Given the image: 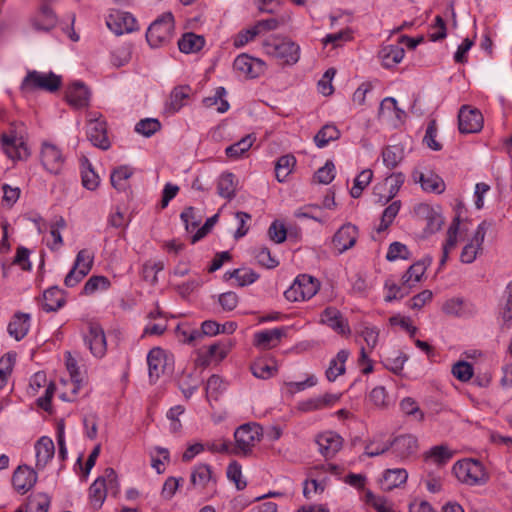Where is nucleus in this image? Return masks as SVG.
<instances>
[{"label":"nucleus","mask_w":512,"mask_h":512,"mask_svg":"<svg viewBox=\"0 0 512 512\" xmlns=\"http://www.w3.org/2000/svg\"><path fill=\"white\" fill-rule=\"evenodd\" d=\"M391 449L390 441L380 442L376 439L370 440L365 446V455L368 457H376L382 455Z\"/></svg>","instance_id":"61"},{"label":"nucleus","mask_w":512,"mask_h":512,"mask_svg":"<svg viewBox=\"0 0 512 512\" xmlns=\"http://www.w3.org/2000/svg\"><path fill=\"white\" fill-rule=\"evenodd\" d=\"M225 95V88L218 87L213 96L206 97L203 99V105L207 108L217 106L216 110L219 113H224L229 109V103L227 100L224 99Z\"/></svg>","instance_id":"43"},{"label":"nucleus","mask_w":512,"mask_h":512,"mask_svg":"<svg viewBox=\"0 0 512 512\" xmlns=\"http://www.w3.org/2000/svg\"><path fill=\"white\" fill-rule=\"evenodd\" d=\"M335 166L332 161H327L325 165L319 168L315 174L314 179L320 184H329L335 177Z\"/></svg>","instance_id":"60"},{"label":"nucleus","mask_w":512,"mask_h":512,"mask_svg":"<svg viewBox=\"0 0 512 512\" xmlns=\"http://www.w3.org/2000/svg\"><path fill=\"white\" fill-rule=\"evenodd\" d=\"M452 374L458 380L467 382L473 376V367L466 361H458L452 366Z\"/></svg>","instance_id":"57"},{"label":"nucleus","mask_w":512,"mask_h":512,"mask_svg":"<svg viewBox=\"0 0 512 512\" xmlns=\"http://www.w3.org/2000/svg\"><path fill=\"white\" fill-rule=\"evenodd\" d=\"M65 158L61 150L54 144L44 142L41 148V162L44 168L53 174H58L63 165Z\"/></svg>","instance_id":"12"},{"label":"nucleus","mask_w":512,"mask_h":512,"mask_svg":"<svg viewBox=\"0 0 512 512\" xmlns=\"http://www.w3.org/2000/svg\"><path fill=\"white\" fill-rule=\"evenodd\" d=\"M241 476V466L236 461L230 463L227 467V477L235 483L238 490H243L247 486L246 481L241 480Z\"/></svg>","instance_id":"64"},{"label":"nucleus","mask_w":512,"mask_h":512,"mask_svg":"<svg viewBox=\"0 0 512 512\" xmlns=\"http://www.w3.org/2000/svg\"><path fill=\"white\" fill-rule=\"evenodd\" d=\"M401 202L399 200L392 202L382 213L380 225L377 228V232H383L388 229L392 224L393 220L399 213Z\"/></svg>","instance_id":"45"},{"label":"nucleus","mask_w":512,"mask_h":512,"mask_svg":"<svg viewBox=\"0 0 512 512\" xmlns=\"http://www.w3.org/2000/svg\"><path fill=\"white\" fill-rule=\"evenodd\" d=\"M284 335L285 329L283 328L260 331L254 335V345L260 349L268 350L276 347Z\"/></svg>","instance_id":"24"},{"label":"nucleus","mask_w":512,"mask_h":512,"mask_svg":"<svg viewBox=\"0 0 512 512\" xmlns=\"http://www.w3.org/2000/svg\"><path fill=\"white\" fill-rule=\"evenodd\" d=\"M265 52L286 64H294L299 60V46L287 39L272 38L264 42Z\"/></svg>","instance_id":"4"},{"label":"nucleus","mask_w":512,"mask_h":512,"mask_svg":"<svg viewBox=\"0 0 512 512\" xmlns=\"http://www.w3.org/2000/svg\"><path fill=\"white\" fill-rule=\"evenodd\" d=\"M319 289V282L312 276L303 274L298 276L294 283L284 292L289 301H300L312 298Z\"/></svg>","instance_id":"7"},{"label":"nucleus","mask_w":512,"mask_h":512,"mask_svg":"<svg viewBox=\"0 0 512 512\" xmlns=\"http://www.w3.org/2000/svg\"><path fill=\"white\" fill-rule=\"evenodd\" d=\"M89 346L90 352L97 358H102L107 351L106 336L104 329L97 323H90L88 334L84 338Z\"/></svg>","instance_id":"13"},{"label":"nucleus","mask_w":512,"mask_h":512,"mask_svg":"<svg viewBox=\"0 0 512 512\" xmlns=\"http://www.w3.org/2000/svg\"><path fill=\"white\" fill-rule=\"evenodd\" d=\"M192 95V88L188 85H181L175 87L169 97L166 104V109L170 113L178 112L183 106L186 105V101Z\"/></svg>","instance_id":"26"},{"label":"nucleus","mask_w":512,"mask_h":512,"mask_svg":"<svg viewBox=\"0 0 512 512\" xmlns=\"http://www.w3.org/2000/svg\"><path fill=\"white\" fill-rule=\"evenodd\" d=\"M357 238L358 228L351 223H346L334 234L332 243L338 253L341 254L352 248L356 244Z\"/></svg>","instance_id":"14"},{"label":"nucleus","mask_w":512,"mask_h":512,"mask_svg":"<svg viewBox=\"0 0 512 512\" xmlns=\"http://www.w3.org/2000/svg\"><path fill=\"white\" fill-rule=\"evenodd\" d=\"M50 497L46 493H38L29 498L26 512H48Z\"/></svg>","instance_id":"46"},{"label":"nucleus","mask_w":512,"mask_h":512,"mask_svg":"<svg viewBox=\"0 0 512 512\" xmlns=\"http://www.w3.org/2000/svg\"><path fill=\"white\" fill-rule=\"evenodd\" d=\"M174 29V17L171 12H166L157 18L148 28L146 40L153 48L169 42Z\"/></svg>","instance_id":"3"},{"label":"nucleus","mask_w":512,"mask_h":512,"mask_svg":"<svg viewBox=\"0 0 512 512\" xmlns=\"http://www.w3.org/2000/svg\"><path fill=\"white\" fill-rule=\"evenodd\" d=\"M340 137V131L335 125H324L314 137L315 144L319 148L325 147L330 141L337 140Z\"/></svg>","instance_id":"41"},{"label":"nucleus","mask_w":512,"mask_h":512,"mask_svg":"<svg viewBox=\"0 0 512 512\" xmlns=\"http://www.w3.org/2000/svg\"><path fill=\"white\" fill-rule=\"evenodd\" d=\"M431 259L420 260L412 264L401 278V284L386 282L385 287L389 293L385 297V301L391 302L395 299H401L407 296L411 289L420 282L427 267L430 265Z\"/></svg>","instance_id":"1"},{"label":"nucleus","mask_w":512,"mask_h":512,"mask_svg":"<svg viewBox=\"0 0 512 512\" xmlns=\"http://www.w3.org/2000/svg\"><path fill=\"white\" fill-rule=\"evenodd\" d=\"M255 258L261 266L273 269L278 266L279 262L272 257L270 250L267 247H261L255 252Z\"/></svg>","instance_id":"62"},{"label":"nucleus","mask_w":512,"mask_h":512,"mask_svg":"<svg viewBox=\"0 0 512 512\" xmlns=\"http://www.w3.org/2000/svg\"><path fill=\"white\" fill-rule=\"evenodd\" d=\"M407 478L408 474L405 469H387L383 475L382 489L385 491H391L404 484L407 481Z\"/></svg>","instance_id":"31"},{"label":"nucleus","mask_w":512,"mask_h":512,"mask_svg":"<svg viewBox=\"0 0 512 512\" xmlns=\"http://www.w3.org/2000/svg\"><path fill=\"white\" fill-rule=\"evenodd\" d=\"M37 482V473L27 465H20L12 476L13 487L21 494H25Z\"/></svg>","instance_id":"16"},{"label":"nucleus","mask_w":512,"mask_h":512,"mask_svg":"<svg viewBox=\"0 0 512 512\" xmlns=\"http://www.w3.org/2000/svg\"><path fill=\"white\" fill-rule=\"evenodd\" d=\"M383 163L387 168H395L403 158L402 149L397 146H388L382 152Z\"/></svg>","instance_id":"47"},{"label":"nucleus","mask_w":512,"mask_h":512,"mask_svg":"<svg viewBox=\"0 0 512 512\" xmlns=\"http://www.w3.org/2000/svg\"><path fill=\"white\" fill-rule=\"evenodd\" d=\"M349 352L347 350H340L336 358L330 361L329 367L326 370L327 379L332 382L345 372V362L348 359Z\"/></svg>","instance_id":"37"},{"label":"nucleus","mask_w":512,"mask_h":512,"mask_svg":"<svg viewBox=\"0 0 512 512\" xmlns=\"http://www.w3.org/2000/svg\"><path fill=\"white\" fill-rule=\"evenodd\" d=\"M62 84L61 77L53 72L41 73L38 71H29L22 82L24 90H44L48 92L57 91Z\"/></svg>","instance_id":"6"},{"label":"nucleus","mask_w":512,"mask_h":512,"mask_svg":"<svg viewBox=\"0 0 512 512\" xmlns=\"http://www.w3.org/2000/svg\"><path fill=\"white\" fill-rule=\"evenodd\" d=\"M181 220L185 224V229L189 232L196 229L201 221L202 216L195 212V209L191 206L186 207L180 215Z\"/></svg>","instance_id":"55"},{"label":"nucleus","mask_w":512,"mask_h":512,"mask_svg":"<svg viewBox=\"0 0 512 512\" xmlns=\"http://www.w3.org/2000/svg\"><path fill=\"white\" fill-rule=\"evenodd\" d=\"M405 50L398 45L384 46L379 52L382 65L386 68H391L400 63L404 58Z\"/></svg>","instance_id":"32"},{"label":"nucleus","mask_w":512,"mask_h":512,"mask_svg":"<svg viewBox=\"0 0 512 512\" xmlns=\"http://www.w3.org/2000/svg\"><path fill=\"white\" fill-rule=\"evenodd\" d=\"M233 67L236 71L249 78L259 77L265 71V63L262 60L250 57L247 54L237 56L234 60Z\"/></svg>","instance_id":"15"},{"label":"nucleus","mask_w":512,"mask_h":512,"mask_svg":"<svg viewBox=\"0 0 512 512\" xmlns=\"http://www.w3.org/2000/svg\"><path fill=\"white\" fill-rule=\"evenodd\" d=\"M316 443L319 447V452L326 459H330L341 449L343 440L340 435L327 431L317 436Z\"/></svg>","instance_id":"17"},{"label":"nucleus","mask_w":512,"mask_h":512,"mask_svg":"<svg viewBox=\"0 0 512 512\" xmlns=\"http://www.w3.org/2000/svg\"><path fill=\"white\" fill-rule=\"evenodd\" d=\"M190 487L199 491H215L216 478L208 464H199L193 468L190 476Z\"/></svg>","instance_id":"10"},{"label":"nucleus","mask_w":512,"mask_h":512,"mask_svg":"<svg viewBox=\"0 0 512 512\" xmlns=\"http://www.w3.org/2000/svg\"><path fill=\"white\" fill-rule=\"evenodd\" d=\"M147 363L150 379L157 380L168 367V357L166 352L160 347L151 349L147 356Z\"/></svg>","instance_id":"18"},{"label":"nucleus","mask_w":512,"mask_h":512,"mask_svg":"<svg viewBox=\"0 0 512 512\" xmlns=\"http://www.w3.org/2000/svg\"><path fill=\"white\" fill-rule=\"evenodd\" d=\"M392 453L400 459H406L417 450V439L412 435H401L390 441Z\"/></svg>","instance_id":"20"},{"label":"nucleus","mask_w":512,"mask_h":512,"mask_svg":"<svg viewBox=\"0 0 512 512\" xmlns=\"http://www.w3.org/2000/svg\"><path fill=\"white\" fill-rule=\"evenodd\" d=\"M106 24L116 35H122L137 30V21L133 15L119 10L112 12L108 16Z\"/></svg>","instance_id":"11"},{"label":"nucleus","mask_w":512,"mask_h":512,"mask_svg":"<svg viewBox=\"0 0 512 512\" xmlns=\"http://www.w3.org/2000/svg\"><path fill=\"white\" fill-rule=\"evenodd\" d=\"M412 177L415 182H419L423 190L427 192L442 193L445 190L444 181L432 171L426 173L414 171Z\"/></svg>","instance_id":"21"},{"label":"nucleus","mask_w":512,"mask_h":512,"mask_svg":"<svg viewBox=\"0 0 512 512\" xmlns=\"http://www.w3.org/2000/svg\"><path fill=\"white\" fill-rule=\"evenodd\" d=\"M459 225H460V216L457 215L453 219V221L447 231V240L443 246V254H442V258L440 260L441 266H443L446 263L450 251H452L456 247Z\"/></svg>","instance_id":"36"},{"label":"nucleus","mask_w":512,"mask_h":512,"mask_svg":"<svg viewBox=\"0 0 512 512\" xmlns=\"http://www.w3.org/2000/svg\"><path fill=\"white\" fill-rule=\"evenodd\" d=\"M411 258V253L407 246L401 242H393L389 245L386 259L388 261H395L398 259L408 260Z\"/></svg>","instance_id":"50"},{"label":"nucleus","mask_w":512,"mask_h":512,"mask_svg":"<svg viewBox=\"0 0 512 512\" xmlns=\"http://www.w3.org/2000/svg\"><path fill=\"white\" fill-rule=\"evenodd\" d=\"M29 328L30 315L27 313L17 312L9 322L7 331L16 341H20L27 335Z\"/></svg>","instance_id":"25"},{"label":"nucleus","mask_w":512,"mask_h":512,"mask_svg":"<svg viewBox=\"0 0 512 512\" xmlns=\"http://www.w3.org/2000/svg\"><path fill=\"white\" fill-rule=\"evenodd\" d=\"M217 191L221 197L231 200L236 192L235 175L232 173H223L219 177Z\"/></svg>","instance_id":"39"},{"label":"nucleus","mask_w":512,"mask_h":512,"mask_svg":"<svg viewBox=\"0 0 512 512\" xmlns=\"http://www.w3.org/2000/svg\"><path fill=\"white\" fill-rule=\"evenodd\" d=\"M251 371L257 378L269 379L276 374L277 366L272 359L260 358L252 363Z\"/></svg>","instance_id":"34"},{"label":"nucleus","mask_w":512,"mask_h":512,"mask_svg":"<svg viewBox=\"0 0 512 512\" xmlns=\"http://www.w3.org/2000/svg\"><path fill=\"white\" fill-rule=\"evenodd\" d=\"M418 211L426 214L427 229L430 232L438 231L441 228V226L443 224L442 217L440 215H438L437 213H435L428 205H426V204L419 205Z\"/></svg>","instance_id":"49"},{"label":"nucleus","mask_w":512,"mask_h":512,"mask_svg":"<svg viewBox=\"0 0 512 512\" xmlns=\"http://www.w3.org/2000/svg\"><path fill=\"white\" fill-rule=\"evenodd\" d=\"M110 286V281L105 276H92L83 287L84 294H93L99 289L106 290Z\"/></svg>","instance_id":"53"},{"label":"nucleus","mask_w":512,"mask_h":512,"mask_svg":"<svg viewBox=\"0 0 512 512\" xmlns=\"http://www.w3.org/2000/svg\"><path fill=\"white\" fill-rule=\"evenodd\" d=\"M94 262V255L90 253L87 249H82L78 252L74 265L79 269L89 273L92 269Z\"/></svg>","instance_id":"63"},{"label":"nucleus","mask_w":512,"mask_h":512,"mask_svg":"<svg viewBox=\"0 0 512 512\" xmlns=\"http://www.w3.org/2000/svg\"><path fill=\"white\" fill-rule=\"evenodd\" d=\"M107 496L104 477H98L89 487V499L94 509H99Z\"/></svg>","instance_id":"33"},{"label":"nucleus","mask_w":512,"mask_h":512,"mask_svg":"<svg viewBox=\"0 0 512 512\" xmlns=\"http://www.w3.org/2000/svg\"><path fill=\"white\" fill-rule=\"evenodd\" d=\"M204 45V37L193 32L184 33L178 41L179 50L186 54L196 53L200 51Z\"/></svg>","instance_id":"30"},{"label":"nucleus","mask_w":512,"mask_h":512,"mask_svg":"<svg viewBox=\"0 0 512 512\" xmlns=\"http://www.w3.org/2000/svg\"><path fill=\"white\" fill-rule=\"evenodd\" d=\"M87 137L89 141L102 150H108L111 146L107 136V125L101 115H94L87 123Z\"/></svg>","instance_id":"8"},{"label":"nucleus","mask_w":512,"mask_h":512,"mask_svg":"<svg viewBox=\"0 0 512 512\" xmlns=\"http://www.w3.org/2000/svg\"><path fill=\"white\" fill-rule=\"evenodd\" d=\"M451 458L452 452L444 445L434 446L426 453V459H433L437 464H444Z\"/></svg>","instance_id":"54"},{"label":"nucleus","mask_w":512,"mask_h":512,"mask_svg":"<svg viewBox=\"0 0 512 512\" xmlns=\"http://www.w3.org/2000/svg\"><path fill=\"white\" fill-rule=\"evenodd\" d=\"M453 472L459 481L468 485H482L488 480L483 464L474 459L458 461L453 466Z\"/></svg>","instance_id":"2"},{"label":"nucleus","mask_w":512,"mask_h":512,"mask_svg":"<svg viewBox=\"0 0 512 512\" xmlns=\"http://www.w3.org/2000/svg\"><path fill=\"white\" fill-rule=\"evenodd\" d=\"M32 24L36 30L47 32L56 26L57 17L47 4H43L33 19Z\"/></svg>","instance_id":"29"},{"label":"nucleus","mask_w":512,"mask_h":512,"mask_svg":"<svg viewBox=\"0 0 512 512\" xmlns=\"http://www.w3.org/2000/svg\"><path fill=\"white\" fill-rule=\"evenodd\" d=\"M296 164V159L292 155L281 156L275 165V175L279 182L285 181L287 176L292 172Z\"/></svg>","instance_id":"42"},{"label":"nucleus","mask_w":512,"mask_h":512,"mask_svg":"<svg viewBox=\"0 0 512 512\" xmlns=\"http://www.w3.org/2000/svg\"><path fill=\"white\" fill-rule=\"evenodd\" d=\"M225 277L235 278L240 287L254 283L259 275L251 269H234L231 272H226Z\"/></svg>","instance_id":"44"},{"label":"nucleus","mask_w":512,"mask_h":512,"mask_svg":"<svg viewBox=\"0 0 512 512\" xmlns=\"http://www.w3.org/2000/svg\"><path fill=\"white\" fill-rule=\"evenodd\" d=\"M339 399L340 395L326 393L323 396H318L299 402L297 409L301 412L322 410L333 406Z\"/></svg>","instance_id":"19"},{"label":"nucleus","mask_w":512,"mask_h":512,"mask_svg":"<svg viewBox=\"0 0 512 512\" xmlns=\"http://www.w3.org/2000/svg\"><path fill=\"white\" fill-rule=\"evenodd\" d=\"M83 166L84 167L87 166L82 171L83 186L89 190H95L99 185V181H100L99 176L93 170V168L87 158H84Z\"/></svg>","instance_id":"48"},{"label":"nucleus","mask_w":512,"mask_h":512,"mask_svg":"<svg viewBox=\"0 0 512 512\" xmlns=\"http://www.w3.org/2000/svg\"><path fill=\"white\" fill-rule=\"evenodd\" d=\"M321 321L340 334L350 332L347 322L336 308H326L321 315Z\"/></svg>","instance_id":"28"},{"label":"nucleus","mask_w":512,"mask_h":512,"mask_svg":"<svg viewBox=\"0 0 512 512\" xmlns=\"http://www.w3.org/2000/svg\"><path fill=\"white\" fill-rule=\"evenodd\" d=\"M405 180V176L402 173H392L390 176L385 179V186L389 187V194L386 197V201L391 200L396 196L400 187L403 185Z\"/></svg>","instance_id":"59"},{"label":"nucleus","mask_w":512,"mask_h":512,"mask_svg":"<svg viewBox=\"0 0 512 512\" xmlns=\"http://www.w3.org/2000/svg\"><path fill=\"white\" fill-rule=\"evenodd\" d=\"M483 127V116L476 108L463 105L458 113V128L463 134L477 133Z\"/></svg>","instance_id":"9"},{"label":"nucleus","mask_w":512,"mask_h":512,"mask_svg":"<svg viewBox=\"0 0 512 512\" xmlns=\"http://www.w3.org/2000/svg\"><path fill=\"white\" fill-rule=\"evenodd\" d=\"M262 427L258 424H243L234 433L236 448L232 453L248 455L262 437Z\"/></svg>","instance_id":"5"},{"label":"nucleus","mask_w":512,"mask_h":512,"mask_svg":"<svg viewBox=\"0 0 512 512\" xmlns=\"http://www.w3.org/2000/svg\"><path fill=\"white\" fill-rule=\"evenodd\" d=\"M223 380L218 375H212L209 377L206 384V395L208 400H217L219 394L224 390Z\"/></svg>","instance_id":"58"},{"label":"nucleus","mask_w":512,"mask_h":512,"mask_svg":"<svg viewBox=\"0 0 512 512\" xmlns=\"http://www.w3.org/2000/svg\"><path fill=\"white\" fill-rule=\"evenodd\" d=\"M66 367L67 370L69 371L72 380V392L73 394H77L78 390L81 387L82 378L79 372V368L77 366V361L71 356L69 352L67 353Z\"/></svg>","instance_id":"51"},{"label":"nucleus","mask_w":512,"mask_h":512,"mask_svg":"<svg viewBox=\"0 0 512 512\" xmlns=\"http://www.w3.org/2000/svg\"><path fill=\"white\" fill-rule=\"evenodd\" d=\"M256 137L253 134H248L238 142L228 146L225 149L227 157L237 159L247 152L255 142Z\"/></svg>","instance_id":"38"},{"label":"nucleus","mask_w":512,"mask_h":512,"mask_svg":"<svg viewBox=\"0 0 512 512\" xmlns=\"http://www.w3.org/2000/svg\"><path fill=\"white\" fill-rule=\"evenodd\" d=\"M133 170L128 166H120L111 173V184L118 191H124L127 188V180L132 176Z\"/></svg>","instance_id":"40"},{"label":"nucleus","mask_w":512,"mask_h":512,"mask_svg":"<svg viewBox=\"0 0 512 512\" xmlns=\"http://www.w3.org/2000/svg\"><path fill=\"white\" fill-rule=\"evenodd\" d=\"M161 124L155 118H146L140 120L136 126L135 131L139 134L144 135L145 137H150L158 130H160Z\"/></svg>","instance_id":"52"},{"label":"nucleus","mask_w":512,"mask_h":512,"mask_svg":"<svg viewBox=\"0 0 512 512\" xmlns=\"http://www.w3.org/2000/svg\"><path fill=\"white\" fill-rule=\"evenodd\" d=\"M437 135V123L435 119L429 121L423 142L432 150L439 151L442 149V145L436 140Z\"/></svg>","instance_id":"56"},{"label":"nucleus","mask_w":512,"mask_h":512,"mask_svg":"<svg viewBox=\"0 0 512 512\" xmlns=\"http://www.w3.org/2000/svg\"><path fill=\"white\" fill-rule=\"evenodd\" d=\"M2 145L7 156L13 160L27 158L29 155L28 148L22 138L15 135H3Z\"/></svg>","instance_id":"22"},{"label":"nucleus","mask_w":512,"mask_h":512,"mask_svg":"<svg viewBox=\"0 0 512 512\" xmlns=\"http://www.w3.org/2000/svg\"><path fill=\"white\" fill-rule=\"evenodd\" d=\"M36 468L44 469L55 453L54 442L47 436L41 437L35 444Z\"/></svg>","instance_id":"23"},{"label":"nucleus","mask_w":512,"mask_h":512,"mask_svg":"<svg viewBox=\"0 0 512 512\" xmlns=\"http://www.w3.org/2000/svg\"><path fill=\"white\" fill-rule=\"evenodd\" d=\"M66 99L74 107H85L88 105L89 91L82 82H75L67 88Z\"/></svg>","instance_id":"27"},{"label":"nucleus","mask_w":512,"mask_h":512,"mask_svg":"<svg viewBox=\"0 0 512 512\" xmlns=\"http://www.w3.org/2000/svg\"><path fill=\"white\" fill-rule=\"evenodd\" d=\"M65 303L63 292L57 287L47 289L43 294V308L47 312H54Z\"/></svg>","instance_id":"35"}]
</instances>
